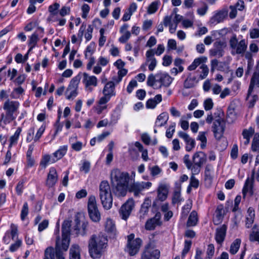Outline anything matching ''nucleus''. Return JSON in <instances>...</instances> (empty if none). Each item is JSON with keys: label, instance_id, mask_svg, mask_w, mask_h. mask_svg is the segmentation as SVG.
<instances>
[{"label": "nucleus", "instance_id": "15", "mask_svg": "<svg viewBox=\"0 0 259 259\" xmlns=\"http://www.w3.org/2000/svg\"><path fill=\"white\" fill-rule=\"evenodd\" d=\"M135 207V202L132 199H128L119 209V214L122 219L126 220L131 215Z\"/></svg>", "mask_w": 259, "mask_h": 259}, {"label": "nucleus", "instance_id": "62", "mask_svg": "<svg viewBox=\"0 0 259 259\" xmlns=\"http://www.w3.org/2000/svg\"><path fill=\"white\" fill-rule=\"evenodd\" d=\"M22 241L20 239H17L16 241L11 245L10 246V250L11 252H14L17 250L21 245Z\"/></svg>", "mask_w": 259, "mask_h": 259}, {"label": "nucleus", "instance_id": "64", "mask_svg": "<svg viewBox=\"0 0 259 259\" xmlns=\"http://www.w3.org/2000/svg\"><path fill=\"white\" fill-rule=\"evenodd\" d=\"M238 43L239 42L236 35L232 36L229 40L230 46L233 50H235V48H237V46Z\"/></svg>", "mask_w": 259, "mask_h": 259}, {"label": "nucleus", "instance_id": "1", "mask_svg": "<svg viewBox=\"0 0 259 259\" xmlns=\"http://www.w3.org/2000/svg\"><path fill=\"white\" fill-rule=\"evenodd\" d=\"M110 178L113 192L115 195L117 197L125 196L128 188L129 174L122 172L118 169H115L111 171Z\"/></svg>", "mask_w": 259, "mask_h": 259}, {"label": "nucleus", "instance_id": "31", "mask_svg": "<svg viewBox=\"0 0 259 259\" xmlns=\"http://www.w3.org/2000/svg\"><path fill=\"white\" fill-rule=\"evenodd\" d=\"M157 197L158 199L161 201H164L167 197V185L165 184H160L157 190Z\"/></svg>", "mask_w": 259, "mask_h": 259}, {"label": "nucleus", "instance_id": "54", "mask_svg": "<svg viewBox=\"0 0 259 259\" xmlns=\"http://www.w3.org/2000/svg\"><path fill=\"white\" fill-rule=\"evenodd\" d=\"M45 255L44 259H55L54 248L52 247H48L45 250Z\"/></svg>", "mask_w": 259, "mask_h": 259}, {"label": "nucleus", "instance_id": "46", "mask_svg": "<svg viewBox=\"0 0 259 259\" xmlns=\"http://www.w3.org/2000/svg\"><path fill=\"white\" fill-rule=\"evenodd\" d=\"M38 40V35L35 33H34L31 35L28 42V45L30 46L28 52H30L35 47Z\"/></svg>", "mask_w": 259, "mask_h": 259}, {"label": "nucleus", "instance_id": "50", "mask_svg": "<svg viewBox=\"0 0 259 259\" xmlns=\"http://www.w3.org/2000/svg\"><path fill=\"white\" fill-rule=\"evenodd\" d=\"M159 2H153L148 7L147 13L149 14H152L155 13L158 8Z\"/></svg>", "mask_w": 259, "mask_h": 259}, {"label": "nucleus", "instance_id": "6", "mask_svg": "<svg viewBox=\"0 0 259 259\" xmlns=\"http://www.w3.org/2000/svg\"><path fill=\"white\" fill-rule=\"evenodd\" d=\"M99 197L105 209L109 210L112 206L113 198L111 188L107 181H103L99 185Z\"/></svg>", "mask_w": 259, "mask_h": 259}, {"label": "nucleus", "instance_id": "29", "mask_svg": "<svg viewBox=\"0 0 259 259\" xmlns=\"http://www.w3.org/2000/svg\"><path fill=\"white\" fill-rule=\"evenodd\" d=\"M224 206L222 204L219 205L213 218V222L215 225H218L221 223L224 218Z\"/></svg>", "mask_w": 259, "mask_h": 259}, {"label": "nucleus", "instance_id": "23", "mask_svg": "<svg viewBox=\"0 0 259 259\" xmlns=\"http://www.w3.org/2000/svg\"><path fill=\"white\" fill-rule=\"evenodd\" d=\"M228 11L227 9H224L217 12L210 19L211 24H217L222 22L228 16Z\"/></svg>", "mask_w": 259, "mask_h": 259}, {"label": "nucleus", "instance_id": "49", "mask_svg": "<svg viewBox=\"0 0 259 259\" xmlns=\"http://www.w3.org/2000/svg\"><path fill=\"white\" fill-rule=\"evenodd\" d=\"M192 245V241L191 240H186L184 244V247L182 250L181 256L183 258L185 257L186 254L189 251Z\"/></svg>", "mask_w": 259, "mask_h": 259}, {"label": "nucleus", "instance_id": "52", "mask_svg": "<svg viewBox=\"0 0 259 259\" xmlns=\"http://www.w3.org/2000/svg\"><path fill=\"white\" fill-rule=\"evenodd\" d=\"M202 62V59L201 58H198L195 59L192 63L188 67V69L189 70H195L199 65H200Z\"/></svg>", "mask_w": 259, "mask_h": 259}, {"label": "nucleus", "instance_id": "4", "mask_svg": "<svg viewBox=\"0 0 259 259\" xmlns=\"http://www.w3.org/2000/svg\"><path fill=\"white\" fill-rule=\"evenodd\" d=\"M19 107L20 103L18 101L8 99L3 104V108L5 113L1 114L0 122L6 125L14 120L19 113Z\"/></svg>", "mask_w": 259, "mask_h": 259}, {"label": "nucleus", "instance_id": "21", "mask_svg": "<svg viewBox=\"0 0 259 259\" xmlns=\"http://www.w3.org/2000/svg\"><path fill=\"white\" fill-rule=\"evenodd\" d=\"M58 181V174L54 167H51L47 176L46 185L49 187L54 186Z\"/></svg>", "mask_w": 259, "mask_h": 259}, {"label": "nucleus", "instance_id": "35", "mask_svg": "<svg viewBox=\"0 0 259 259\" xmlns=\"http://www.w3.org/2000/svg\"><path fill=\"white\" fill-rule=\"evenodd\" d=\"M56 162V161L53 156H51L49 154H46L42 156L41 159L40 166L42 168H45L48 164L54 163Z\"/></svg>", "mask_w": 259, "mask_h": 259}, {"label": "nucleus", "instance_id": "55", "mask_svg": "<svg viewBox=\"0 0 259 259\" xmlns=\"http://www.w3.org/2000/svg\"><path fill=\"white\" fill-rule=\"evenodd\" d=\"M24 92L23 89L19 87L15 88L11 94V97L14 99H17L19 97V95L22 94Z\"/></svg>", "mask_w": 259, "mask_h": 259}, {"label": "nucleus", "instance_id": "12", "mask_svg": "<svg viewBox=\"0 0 259 259\" xmlns=\"http://www.w3.org/2000/svg\"><path fill=\"white\" fill-rule=\"evenodd\" d=\"M134 234L127 236V251L132 256L136 254L139 252L142 243V241L140 238H137L134 239Z\"/></svg>", "mask_w": 259, "mask_h": 259}, {"label": "nucleus", "instance_id": "42", "mask_svg": "<svg viewBox=\"0 0 259 259\" xmlns=\"http://www.w3.org/2000/svg\"><path fill=\"white\" fill-rule=\"evenodd\" d=\"M247 49V44L245 39H242L240 40L237 46V48H235L236 52L237 54H243L246 51Z\"/></svg>", "mask_w": 259, "mask_h": 259}, {"label": "nucleus", "instance_id": "16", "mask_svg": "<svg viewBox=\"0 0 259 259\" xmlns=\"http://www.w3.org/2000/svg\"><path fill=\"white\" fill-rule=\"evenodd\" d=\"M227 47L226 41L217 40L213 44V48L209 50V54L211 56L218 58L222 57L225 53L224 49Z\"/></svg>", "mask_w": 259, "mask_h": 259}, {"label": "nucleus", "instance_id": "28", "mask_svg": "<svg viewBox=\"0 0 259 259\" xmlns=\"http://www.w3.org/2000/svg\"><path fill=\"white\" fill-rule=\"evenodd\" d=\"M193 201L192 199H188L186 200L185 204L182 206L181 212V220H185L188 217L192 207Z\"/></svg>", "mask_w": 259, "mask_h": 259}, {"label": "nucleus", "instance_id": "20", "mask_svg": "<svg viewBox=\"0 0 259 259\" xmlns=\"http://www.w3.org/2000/svg\"><path fill=\"white\" fill-rule=\"evenodd\" d=\"M146 62L150 71H153L157 65V61L154 57V50H148L146 53Z\"/></svg>", "mask_w": 259, "mask_h": 259}, {"label": "nucleus", "instance_id": "63", "mask_svg": "<svg viewBox=\"0 0 259 259\" xmlns=\"http://www.w3.org/2000/svg\"><path fill=\"white\" fill-rule=\"evenodd\" d=\"M213 106V103L211 98L206 99L204 102V107L206 111L211 109Z\"/></svg>", "mask_w": 259, "mask_h": 259}, {"label": "nucleus", "instance_id": "44", "mask_svg": "<svg viewBox=\"0 0 259 259\" xmlns=\"http://www.w3.org/2000/svg\"><path fill=\"white\" fill-rule=\"evenodd\" d=\"M241 244L240 239H235L231 244L230 249V252L232 254H235L238 251Z\"/></svg>", "mask_w": 259, "mask_h": 259}, {"label": "nucleus", "instance_id": "56", "mask_svg": "<svg viewBox=\"0 0 259 259\" xmlns=\"http://www.w3.org/2000/svg\"><path fill=\"white\" fill-rule=\"evenodd\" d=\"M25 182V181L24 179L21 180L18 183L16 187V193L18 195H21L23 192V188H24V184Z\"/></svg>", "mask_w": 259, "mask_h": 259}, {"label": "nucleus", "instance_id": "26", "mask_svg": "<svg viewBox=\"0 0 259 259\" xmlns=\"http://www.w3.org/2000/svg\"><path fill=\"white\" fill-rule=\"evenodd\" d=\"M179 137L182 138L185 142L186 149L187 151H190L195 147V142L189 136L184 132H179Z\"/></svg>", "mask_w": 259, "mask_h": 259}, {"label": "nucleus", "instance_id": "48", "mask_svg": "<svg viewBox=\"0 0 259 259\" xmlns=\"http://www.w3.org/2000/svg\"><path fill=\"white\" fill-rule=\"evenodd\" d=\"M205 132H199L197 137V140L201 142L200 147L201 149L205 148L207 143V139L205 136Z\"/></svg>", "mask_w": 259, "mask_h": 259}, {"label": "nucleus", "instance_id": "18", "mask_svg": "<svg viewBox=\"0 0 259 259\" xmlns=\"http://www.w3.org/2000/svg\"><path fill=\"white\" fill-rule=\"evenodd\" d=\"M255 87L259 88V61L256 67V70L253 73L250 79V84L248 90V93L246 99L249 98L250 95L253 91Z\"/></svg>", "mask_w": 259, "mask_h": 259}, {"label": "nucleus", "instance_id": "59", "mask_svg": "<svg viewBox=\"0 0 259 259\" xmlns=\"http://www.w3.org/2000/svg\"><path fill=\"white\" fill-rule=\"evenodd\" d=\"M46 129V126L44 125H42L38 130L34 138V142L38 141L40 137H41L42 135L44 133Z\"/></svg>", "mask_w": 259, "mask_h": 259}, {"label": "nucleus", "instance_id": "11", "mask_svg": "<svg viewBox=\"0 0 259 259\" xmlns=\"http://www.w3.org/2000/svg\"><path fill=\"white\" fill-rule=\"evenodd\" d=\"M84 216L80 213H77L75 216V225L73 226V229L76 231L75 233L77 235L84 236L87 234L89 223L84 221Z\"/></svg>", "mask_w": 259, "mask_h": 259}, {"label": "nucleus", "instance_id": "7", "mask_svg": "<svg viewBox=\"0 0 259 259\" xmlns=\"http://www.w3.org/2000/svg\"><path fill=\"white\" fill-rule=\"evenodd\" d=\"M177 12V8H175L170 16L164 17L163 22H161L157 26L156 35L163 31V25L165 26H169V32L171 33L175 32L178 24V15Z\"/></svg>", "mask_w": 259, "mask_h": 259}, {"label": "nucleus", "instance_id": "10", "mask_svg": "<svg viewBox=\"0 0 259 259\" xmlns=\"http://www.w3.org/2000/svg\"><path fill=\"white\" fill-rule=\"evenodd\" d=\"M206 161V155L202 151L196 152L193 156L192 172L193 174H198L202 165Z\"/></svg>", "mask_w": 259, "mask_h": 259}, {"label": "nucleus", "instance_id": "47", "mask_svg": "<svg viewBox=\"0 0 259 259\" xmlns=\"http://www.w3.org/2000/svg\"><path fill=\"white\" fill-rule=\"evenodd\" d=\"M21 132V129L20 128H18L14 134L11 137L10 139V144L9 146V148H11L13 145L17 144Z\"/></svg>", "mask_w": 259, "mask_h": 259}, {"label": "nucleus", "instance_id": "41", "mask_svg": "<svg viewBox=\"0 0 259 259\" xmlns=\"http://www.w3.org/2000/svg\"><path fill=\"white\" fill-rule=\"evenodd\" d=\"M249 240L251 242L256 241L259 244V229L256 225H254L249 235Z\"/></svg>", "mask_w": 259, "mask_h": 259}, {"label": "nucleus", "instance_id": "27", "mask_svg": "<svg viewBox=\"0 0 259 259\" xmlns=\"http://www.w3.org/2000/svg\"><path fill=\"white\" fill-rule=\"evenodd\" d=\"M160 215L158 213L156 214L155 216L149 220L147 221L145 228L147 230H152L155 229L157 226H160L161 222L160 221Z\"/></svg>", "mask_w": 259, "mask_h": 259}, {"label": "nucleus", "instance_id": "9", "mask_svg": "<svg viewBox=\"0 0 259 259\" xmlns=\"http://www.w3.org/2000/svg\"><path fill=\"white\" fill-rule=\"evenodd\" d=\"M88 210L89 217L92 221L97 223L100 221L101 214L98 208L96 197L94 195L89 197Z\"/></svg>", "mask_w": 259, "mask_h": 259}, {"label": "nucleus", "instance_id": "14", "mask_svg": "<svg viewBox=\"0 0 259 259\" xmlns=\"http://www.w3.org/2000/svg\"><path fill=\"white\" fill-rule=\"evenodd\" d=\"M81 74V79L86 91L91 92L93 88L98 84V79L94 75H90L87 73L84 72Z\"/></svg>", "mask_w": 259, "mask_h": 259}, {"label": "nucleus", "instance_id": "58", "mask_svg": "<svg viewBox=\"0 0 259 259\" xmlns=\"http://www.w3.org/2000/svg\"><path fill=\"white\" fill-rule=\"evenodd\" d=\"M95 50L94 44H90L86 48L85 51V57L86 58L88 57H91L92 55L94 53Z\"/></svg>", "mask_w": 259, "mask_h": 259}, {"label": "nucleus", "instance_id": "57", "mask_svg": "<svg viewBox=\"0 0 259 259\" xmlns=\"http://www.w3.org/2000/svg\"><path fill=\"white\" fill-rule=\"evenodd\" d=\"M28 213V205L27 202H25L22 207L21 212V219L22 220H24Z\"/></svg>", "mask_w": 259, "mask_h": 259}, {"label": "nucleus", "instance_id": "36", "mask_svg": "<svg viewBox=\"0 0 259 259\" xmlns=\"http://www.w3.org/2000/svg\"><path fill=\"white\" fill-rule=\"evenodd\" d=\"M77 137H73L69 139V143L71 144V148L77 152L80 151L83 146V144L80 142L76 141Z\"/></svg>", "mask_w": 259, "mask_h": 259}, {"label": "nucleus", "instance_id": "38", "mask_svg": "<svg viewBox=\"0 0 259 259\" xmlns=\"http://www.w3.org/2000/svg\"><path fill=\"white\" fill-rule=\"evenodd\" d=\"M67 150V146H61L58 150L54 152L53 154V156L54 157L56 161H57L58 160L62 158L63 156H64V155L66 153Z\"/></svg>", "mask_w": 259, "mask_h": 259}, {"label": "nucleus", "instance_id": "17", "mask_svg": "<svg viewBox=\"0 0 259 259\" xmlns=\"http://www.w3.org/2000/svg\"><path fill=\"white\" fill-rule=\"evenodd\" d=\"M152 185L151 182H134L131 184L128 188V191L133 192L135 196H139L141 192L145 189H148Z\"/></svg>", "mask_w": 259, "mask_h": 259}, {"label": "nucleus", "instance_id": "43", "mask_svg": "<svg viewBox=\"0 0 259 259\" xmlns=\"http://www.w3.org/2000/svg\"><path fill=\"white\" fill-rule=\"evenodd\" d=\"M192 117L191 113L187 114L186 115H184L181 119V126L182 128L185 131L187 130L189 128V122L187 121L188 119L191 118Z\"/></svg>", "mask_w": 259, "mask_h": 259}, {"label": "nucleus", "instance_id": "19", "mask_svg": "<svg viewBox=\"0 0 259 259\" xmlns=\"http://www.w3.org/2000/svg\"><path fill=\"white\" fill-rule=\"evenodd\" d=\"M159 256V250L149 244L145 249L142 259H158Z\"/></svg>", "mask_w": 259, "mask_h": 259}, {"label": "nucleus", "instance_id": "37", "mask_svg": "<svg viewBox=\"0 0 259 259\" xmlns=\"http://www.w3.org/2000/svg\"><path fill=\"white\" fill-rule=\"evenodd\" d=\"M105 230L108 233L114 235L116 233L115 225L110 219H107L105 224Z\"/></svg>", "mask_w": 259, "mask_h": 259}, {"label": "nucleus", "instance_id": "32", "mask_svg": "<svg viewBox=\"0 0 259 259\" xmlns=\"http://www.w3.org/2000/svg\"><path fill=\"white\" fill-rule=\"evenodd\" d=\"M198 222L197 213L195 210H193L190 214L186 226V227L189 228L194 227L197 225Z\"/></svg>", "mask_w": 259, "mask_h": 259}, {"label": "nucleus", "instance_id": "40", "mask_svg": "<svg viewBox=\"0 0 259 259\" xmlns=\"http://www.w3.org/2000/svg\"><path fill=\"white\" fill-rule=\"evenodd\" d=\"M198 80L195 76L191 77L189 76L184 81V87L186 89L193 88L197 83Z\"/></svg>", "mask_w": 259, "mask_h": 259}, {"label": "nucleus", "instance_id": "34", "mask_svg": "<svg viewBox=\"0 0 259 259\" xmlns=\"http://www.w3.org/2000/svg\"><path fill=\"white\" fill-rule=\"evenodd\" d=\"M162 101V96L158 94L156 95L154 98L149 99L146 102L147 108H154L156 105Z\"/></svg>", "mask_w": 259, "mask_h": 259}, {"label": "nucleus", "instance_id": "51", "mask_svg": "<svg viewBox=\"0 0 259 259\" xmlns=\"http://www.w3.org/2000/svg\"><path fill=\"white\" fill-rule=\"evenodd\" d=\"M200 68L202 71L201 73L199 75L198 79V80H202L204 79L207 76L209 70L207 66L205 64H202Z\"/></svg>", "mask_w": 259, "mask_h": 259}, {"label": "nucleus", "instance_id": "39", "mask_svg": "<svg viewBox=\"0 0 259 259\" xmlns=\"http://www.w3.org/2000/svg\"><path fill=\"white\" fill-rule=\"evenodd\" d=\"M70 259H80L79 247L73 245L70 249Z\"/></svg>", "mask_w": 259, "mask_h": 259}, {"label": "nucleus", "instance_id": "2", "mask_svg": "<svg viewBox=\"0 0 259 259\" xmlns=\"http://www.w3.org/2000/svg\"><path fill=\"white\" fill-rule=\"evenodd\" d=\"M70 222L65 221L62 226V237L60 239L59 229L55 230L57 236L55 245V255L57 259H65V252L67 250L70 243Z\"/></svg>", "mask_w": 259, "mask_h": 259}, {"label": "nucleus", "instance_id": "61", "mask_svg": "<svg viewBox=\"0 0 259 259\" xmlns=\"http://www.w3.org/2000/svg\"><path fill=\"white\" fill-rule=\"evenodd\" d=\"M176 123H174L167 128L166 132V136L168 138H171L175 131Z\"/></svg>", "mask_w": 259, "mask_h": 259}, {"label": "nucleus", "instance_id": "13", "mask_svg": "<svg viewBox=\"0 0 259 259\" xmlns=\"http://www.w3.org/2000/svg\"><path fill=\"white\" fill-rule=\"evenodd\" d=\"M81 79V74L78 73L70 81L69 84L65 92V95L67 99H70L75 97L77 94V89L78 84Z\"/></svg>", "mask_w": 259, "mask_h": 259}, {"label": "nucleus", "instance_id": "60", "mask_svg": "<svg viewBox=\"0 0 259 259\" xmlns=\"http://www.w3.org/2000/svg\"><path fill=\"white\" fill-rule=\"evenodd\" d=\"M254 133V130L252 127L248 130L245 129L243 131L242 136L244 139H250Z\"/></svg>", "mask_w": 259, "mask_h": 259}, {"label": "nucleus", "instance_id": "5", "mask_svg": "<svg viewBox=\"0 0 259 259\" xmlns=\"http://www.w3.org/2000/svg\"><path fill=\"white\" fill-rule=\"evenodd\" d=\"M172 82V79L168 74L164 72H159L155 75L150 74L147 78V84L155 89L162 87H168Z\"/></svg>", "mask_w": 259, "mask_h": 259}, {"label": "nucleus", "instance_id": "24", "mask_svg": "<svg viewBox=\"0 0 259 259\" xmlns=\"http://www.w3.org/2000/svg\"><path fill=\"white\" fill-rule=\"evenodd\" d=\"M115 87V83L114 82L110 81L107 82L103 89V95L110 98L115 96L116 95Z\"/></svg>", "mask_w": 259, "mask_h": 259}, {"label": "nucleus", "instance_id": "33", "mask_svg": "<svg viewBox=\"0 0 259 259\" xmlns=\"http://www.w3.org/2000/svg\"><path fill=\"white\" fill-rule=\"evenodd\" d=\"M168 119V115L166 112H162L158 116L155 123V127H161L164 125Z\"/></svg>", "mask_w": 259, "mask_h": 259}, {"label": "nucleus", "instance_id": "25", "mask_svg": "<svg viewBox=\"0 0 259 259\" xmlns=\"http://www.w3.org/2000/svg\"><path fill=\"white\" fill-rule=\"evenodd\" d=\"M254 174V171L253 170L251 178H248L245 181V184L242 190L243 198H245L246 194L247 192H249L250 195H252L253 193L252 188Z\"/></svg>", "mask_w": 259, "mask_h": 259}, {"label": "nucleus", "instance_id": "45", "mask_svg": "<svg viewBox=\"0 0 259 259\" xmlns=\"http://www.w3.org/2000/svg\"><path fill=\"white\" fill-rule=\"evenodd\" d=\"M179 22H181L184 28H187L191 27L193 25V20L184 19L183 16L179 15Z\"/></svg>", "mask_w": 259, "mask_h": 259}, {"label": "nucleus", "instance_id": "53", "mask_svg": "<svg viewBox=\"0 0 259 259\" xmlns=\"http://www.w3.org/2000/svg\"><path fill=\"white\" fill-rule=\"evenodd\" d=\"M251 149L253 151L259 153V136L256 137V135L253 139L251 144Z\"/></svg>", "mask_w": 259, "mask_h": 259}, {"label": "nucleus", "instance_id": "8", "mask_svg": "<svg viewBox=\"0 0 259 259\" xmlns=\"http://www.w3.org/2000/svg\"><path fill=\"white\" fill-rule=\"evenodd\" d=\"M221 113L222 112L221 109L218 110L217 113H214L215 119L212 126V131L217 140H219L222 138L226 127L224 120L220 116Z\"/></svg>", "mask_w": 259, "mask_h": 259}, {"label": "nucleus", "instance_id": "22", "mask_svg": "<svg viewBox=\"0 0 259 259\" xmlns=\"http://www.w3.org/2000/svg\"><path fill=\"white\" fill-rule=\"evenodd\" d=\"M227 230V226L225 224L216 229L215 239L219 244H222L224 242L226 235Z\"/></svg>", "mask_w": 259, "mask_h": 259}, {"label": "nucleus", "instance_id": "3", "mask_svg": "<svg viewBox=\"0 0 259 259\" xmlns=\"http://www.w3.org/2000/svg\"><path fill=\"white\" fill-rule=\"evenodd\" d=\"M107 237L102 233L93 235L89 241V251L91 257L97 258L100 257L107 245Z\"/></svg>", "mask_w": 259, "mask_h": 259}, {"label": "nucleus", "instance_id": "30", "mask_svg": "<svg viewBox=\"0 0 259 259\" xmlns=\"http://www.w3.org/2000/svg\"><path fill=\"white\" fill-rule=\"evenodd\" d=\"M150 206L151 200L148 198L146 199L142 204L139 212V218L141 220H144L147 216Z\"/></svg>", "mask_w": 259, "mask_h": 259}]
</instances>
